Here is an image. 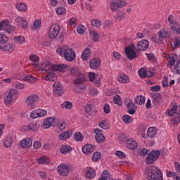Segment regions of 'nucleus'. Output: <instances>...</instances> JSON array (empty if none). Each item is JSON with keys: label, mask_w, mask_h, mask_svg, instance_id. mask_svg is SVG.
Wrapping results in <instances>:
<instances>
[{"label": "nucleus", "mask_w": 180, "mask_h": 180, "mask_svg": "<svg viewBox=\"0 0 180 180\" xmlns=\"http://www.w3.org/2000/svg\"><path fill=\"white\" fill-rule=\"evenodd\" d=\"M72 133H74V131L69 130L63 132L61 134L59 135L60 140H68L71 136H72Z\"/></svg>", "instance_id": "24"}, {"label": "nucleus", "mask_w": 180, "mask_h": 180, "mask_svg": "<svg viewBox=\"0 0 180 180\" xmlns=\"http://www.w3.org/2000/svg\"><path fill=\"white\" fill-rule=\"evenodd\" d=\"M122 122H124V123H131V122H133V117H131V116L129 115H125L122 116Z\"/></svg>", "instance_id": "40"}, {"label": "nucleus", "mask_w": 180, "mask_h": 180, "mask_svg": "<svg viewBox=\"0 0 180 180\" xmlns=\"http://www.w3.org/2000/svg\"><path fill=\"white\" fill-rule=\"evenodd\" d=\"M148 180H162V172L156 166H149L145 169L144 172Z\"/></svg>", "instance_id": "1"}, {"label": "nucleus", "mask_w": 180, "mask_h": 180, "mask_svg": "<svg viewBox=\"0 0 180 180\" xmlns=\"http://www.w3.org/2000/svg\"><path fill=\"white\" fill-rule=\"evenodd\" d=\"M176 110H178V105H174L170 110H167L166 113L169 115L170 117H172V116H175L178 113Z\"/></svg>", "instance_id": "28"}, {"label": "nucleus", "mask_w": 180, "mask_h": 180, "mask_svg": "<svg viewBox=\"0 0 180 180\" xmlns=\"http://www.w3.org/2000/svg\"><path fill=\"white\" fill-rule=\"evenodd\" d=\"M60 151L61 154H68L72 151V148L68 145H62L60 147Z\"/></svg>", "instance_id": "25"}, {"label": "nucleus", "mask_w": 180, "mask_h": 180, "mask_svg": "<svg viewBox=\"0 0 180 180\" xmlns=\"http://www.w3.org/2000/svg\"><path fill=\"white\" fill-rule=\"evenodd\" d=\"M139 75L141 78H147V70L145 68H141L139 70Z\"/></svg>", "instance_id": "45"}, {"label": "nucleus", "mask_w": 180, "mask_h": 180, "mask_svg": "<svg viewBox=\"0 0 180 180\" xmlns=\"http://www.w3.org/2000/svg\"><path fill=\"white\" fill-rule=\"evenodd\" d=\"M45 79L46 81H57V75L54 72H49Z\"/></svg>", "instance_id": "29"}, {"label": "nucleus", "mask_w": 180, "mask_h": 180, "mask_svg": "<svg viewBox=\"0 0 180 180\" xmlns=\"http://www.w3.org/2000/svg\"><path fill=\"white\" fill-rule=\"evenodd\" d=\"M125 54L129 60H134L137 58L139 54L136 53L134 50H132L130 47H125Z\"/></svg>", "instance_id": "16"}, {"label": "nucleus", "mask_w": 180, "mask_h": 180, "mask_svg": "<svg viewBox=\"0 0 180 180\" xmlns=\"http://www.w3.org/2000/svg\"><path fill=\"white\" fill-rule=\"evenodd\" d=\"M75 57H77V54L75 53V51H74V49L70 48V49H67L65 51L64 58L66 60V61H69V62L74 61L75 59Z\"/></svg>", "instance_id": "9"}, {"label": "nucleus", "mask_w": 180, "mask_h": 180, "mask_svg": "<svg viewBox=\"0 0 180 180\" xmlns=\"http://www.w3.org/2000/svg\"><path fill=\"white\" fill-rule=\"evenodd\" d=\"M63 108H65V109H72V103L70 101H65L63 103L61 104Z\"/></svg>", "instance_id": "47"}, {"label": "nucleus", "mask_w": 180, "mask_h": 180, "mask_svg": "<svg viewBox=\"0 0 180 180\" xmlns=\"http://www.w3.org/2000/svg\"><path fill=\"white\" fill-rule=\"evenodd\" d=\"M115 155H117V157H119V158H121L122 160H124V158H126V155H124V153L120 150H117L115 152Z\"/></svg>", "instance_id": "60"}, {"label": "nucleus", "mask_w": 180, "mask_h": 180, "mask_svg": "<svg viewBox=\"0 0 180 180\" xmlns=\"http://www.w3.org/2000/svg\"><path fill=\"white\" fill-rule=\"evenodd\" d=\"M173 117L172 122L174 124H178L180 122V112H177L175 116H172Z\"/></svg>", "instance_id": "48"}, {"label": "nucleus", "mask_w": 180, "mask_h": 180, "mask_svg": "<svg viewBox=\"0 0 180 180\" xmlns=\"http://www.w3.org/2000/svg\"><path fill=\"white\" fill-rule=\"evenodd\" d=\"M118 81L121 82V84H129L130 82V79H129V76L124 73H120L118 76Z\"/></svg>", "instance_id": "22"}, {"label": "nucleus", "mask_w": 180, "mask_h": 180, "mask_svg": "<svg viewBox=\"0 0 180 180\" xmlns=\"http://www.w3.org/2000/svg\"><path fill=\"white\" fill-rule=\"evenodd\" d=\"M0 30H6L7 33L11 34V33H13L16 30V27L9 25V20H3L0 22Z\"/></svg>", "instance_id": "5"}, {"label": "nucleus", "mask_w": 180, "mask_h": 180, "mask_svg": "<svg viewBox=\"0 0 180 180\" xmlns=\"http://www.w3.org/2000/svg\"><path fill=\"white\" fill-rule=\"evenodd\" d=\"M127 109H128L127 112L129 115H134L137 110V106L134 105V103L130 102L127 105Z\"/></svg>", "instance_id": "23"}, {"label": "nucleus", "mask_w": 180, "mask_h": 180, "mask_svg": "<svg viewBox=\"0 0 180 180\" xmlns=\"http://www.w3.org/2000/svg\"><path fill=\"white\" fill-rule=\"evenodd\" d=\"M16 8L18 9V11H20V12H22L27 9V6L25 4H20L16 6Z\"/></svg>", "instance_id": "53"}, {"label": "nucleus", "mask_w": 180, "mask_h": 180, "mask_svg": "<svg viewBox=\"0 0 180 180\" xmlns=\"http://www.w3.org/2000/svg\"><path fill=\"white\" fill-rule=\"evenodd\" d=\"M126 13L123 12L122 13V14H119L117 13V15H116V19L117 20H123V19H124V18H126Z\"/></svg>", "instance_id": "62"}, {"label": "nucleus", "mask_w": 180, "mask_h": 180, "mask_svg": "<svg viewBox=\"0 0 180 180\" xmlns=\"http://www.w3.org/2000/svg\"><path fill=\"white\" fill-rule=\"evenodd\" d=\"M95 139L98 143H103V141H105V136L103 134H98V135H96Z\"/></svg>", "instance_id": "43"}, {"label": "nucleus", "mask_w": 180, "mask_h": 180, "mask_svg": "<svg viewBox=\"0 0 180 180\" xmlns=\"http://www.w3.org/2000/svg\"><path fill=\"white\" fill-rule=\"evenodd\" d=\"M41 21L39 19L35 20L32 25V29L34 30H37L39 28L41 27Z\"/></svg>", "instance_id": "41"}, {"label": "nucleus", "mask_w": 180, "mask_h": 180, "mask_svg": "<svg viewBox=\"0 0 180 180\" xmlns=\"http://www.w3.org/2000/svg\"><path fill=\"white\" fill-rule=\"evenodd\" d=\"M4 146L6 147L7 148H9L10 147H11L12 146V137L7 136L6 139H4Z\"/></svg>", "instance_id": "35"}, {"label": "nucleus", "mask_w": 180, "mask_h": 180, "mask_svg": "<svg viewBox=\"0 0 180 180\" xmlns=\"http://www.w3.org/2000/svg\"><path fill=\"white\" fill-rule=\"evenodd\" d=\"M16 49V46L13 44H8V45H0V50L3 51H8V53H13Z\"/></svg>", "instance_id": "18"}, {"label": "nucleus", "mask_w": 180, "mask_h": 180, "mask_svg": "<svg viewBox=\"0 0 180 180\" xmlns=\"http://www.w3.org/2000/svg\"><path fill=\"white\" fill-rule=\"evenodd\" d=\"M91 25L94 26V27H99L102 25V22L98 19H93L91 20Z\"/></svg>", "instance_id": "50"}, {"label": "nucleus", "mask_w": 180, "mask_h": 180, "mask_svg": "<svg viewBox=\"0 0 180 180\" xmlns=\"http://www.w3.org/2000/svg\"><path fill=\"white\" fill-rule=\"evenodd\" d=\"M90 37H91V40H92V41H99V34H98V32L96 31H90Z\"/></svg>", "instance_id": "34"}, {"label": "nucleus", "mask_w": 180, "mask_h": 180, "mask_svg": "<svg viewBox=\"0 0 180 180\" xmlns=\"http://www.w3.org/2000/svg\"><path fill=\"white\" fill-rule=\"evenodd\" d=\"M149 46L150 42H148L147 39H142L137 44L138 50L141 51H146Z\"/></svg>", "instance_id": "17"}, {"label": "nucleus", "mask_w": 180, "mask_h": 180, "mask_svg": "<svg viewBox=\"0 0 180 180\" xmlns=\"http://www.w3.org/2000/svg\"><path fill=\"white\" fill-rule=\"evenodd\" d=\"M171 44L172 46V50H175L176 49H178V47H180V38H175V41L172 42Z\"/></svg>", "instance_id": "37"}, {"label": "nucleus", "mask_w": 180, "mask_h": 180, "mask_svg": "<svg viewBox=\"0 0 180 180\" xmlns=\"http://www.w3.org/2000/svg\"><path fill=\"white\" fill-rule=\"evenodd\" d=\"M23 81H27L28 82L32 84L33 82H36V81H37V78L33 77V76L32 75H27L24 77Z\"/></svg>", "instance_id": "38"}, {"label": "nucleus", "mask_w": 180, "mask_h": 180, "mask_svg": "<svg viewBox=\"0 0 180 180\" xmlns=\"http://www.w3.org/2000/svg\"><path fill=\"white\" fill-rule=\"evenodd\" d=\"M127 6V2L124 0H113L110 4V9L112 12H117L120 8Z\"/></svg>", "instance_id": "6"}, {"label": "nucleus", "mask_w": 180, "mask_h": 180, "mask_svg": "<svg viewBox=\"0 0 180 180\" xmlns=\"http://www.w3.org/2000/svg\"><path fill=\"white\" fill-rule=\"evenodd\" d=\"M113 101H114V103H115V105H121L122 104L120 96H119L117 94L114 96Z\"/></svg>", "instance_id": "58"}, {"label": "nucleus", "mask_w": 180, "mask_h": 180, "mask_svg": "<svg viewBox=\"0 0 180 180\" xmlns=\"http://www.w3.org/2000/svg\"><path fill=\"white\" fill-rule=\"evenodd\" d=\"M65 12H67V10L64 7H58L56 9V13L58 15H64V13H65Z\"/></svg>", "instance_id": "57"}, {"label": "nucleus", "mask_w": 180, "mask_h": 180, "mask_svg": "<svg viewBox=\"0 0 180 180\" xmlns=\"http://www.w3.org/2000/svg\"><path fill=\"white\" fill-rule=\"evenodd\" d=\"M75 84L77 85V86L75 87V89L77 91V92H79V91H85V89H86V86H85V84H82V82Z\"/></svg>", "instance_id": "46"}, {"label": "nucleus", "mask_w": 180, "mask_h": 180, "mask_svg": "<svg viewBox=\"0 0 180 180\" xmlns=\"http://www.w3.org/2000/svg\"><path fill=\"white\" fill-rule=\"evenodd\" d=\"M15 22L20 29L26 30L27 29V20L23 17H17L15 19Z\"/></svg>", "instance_id": "10"}, {"label": "nucleus", "mask_w": 180, "mask_h": 180, "mask_svg": "<svg viewBox=\"0 0 180 180\" xmlns=\"http://www.w3.org/2000/svg\"><path fill=\"white\" fill-rule=\"evenodd\" d=\"M104 113H110V106L109 104L105 103L104 104V108H103Z\"/></svg>", "instance_id": "63"}, {"label": "nucleus", "mask_w": 180, "mask_h": 180, "mask_svg": "<svg viewBox=\"0 0 180 180\" xmlns=\"http://www.w3.org/2000/svg\"><path fill=\"white\" fill-rule=\"evenodd\" d=\"M8 43V37L4 34H0V44H5Z\"/></svg>", "instance_id": "54"}, {"label": "nucleus", "mask_w": 180, "mask_h": 180, "mask_svg": "<svg viewBox=\"0 0 180 180\" xmlns=\"http://www.w3.org/2000/svg\"><path fill=\"white\" fill-rule=\"evenodd\" d=\"M90 67L91 68H98L99 65H101V60L98 59L94 58V59H91L89 61Z\"/></svg>", "instance_id": "26"}, {"label": "nucleus", "mask_w": 180, "mask_h": 180, "mask_svg": "<svg viewBox=\"0 0 180 180\" xmlns=\"http://www.w3.org/2000/svg\"><path fill=\"white\" fill-rule=\"evenodd\" d=\"M160 154L161 151H160V150H153L150 152L146 158V162L147 165H153V164L160 158Z\"/></svg>", "instance_id": "3"}, {"label": "nucleus", "mask_w": 180, "mask_h": 180, "mask_svg": "<svg viewBox=\"0 0 180 180\" xmlns=\"http://www.w3.org/2000/svg\"><path fill=\"white\" fill-rule=\"evenodd\" d=\"M14 41L18 43V44H23L26 40L25 39V37L19 36L18 37L14 38Z\"/></svg>", "instance_id": "42"}, {"label": "nucleus", "mask_w": 180, "mask_h": 180, "mask_svg": "<svg viewBox=\"0 0 180 180\" xmlns=\"http://www.w3.org/2000/svg\"><path fill=\"white\" fill-rule=\"evenodd\" d=\"M75 141H82L84 140V135L80 131H77L74 134Z\"/></svg>", "instance_id": "36"}, {"label": "nucleus", "mask_w": 180, "mask_h": 180, "mask_svg": "<svg viewBox=\"0 0 180 180\" xmlns=\"http://www.w3.org/2000/svg\"><path fill=\"white\" fill-rule=\"evenodd\" d=\"M56 122H57L56 117H49L44 120L41 123V126L44 129H49V127H51V126H56Z\"/></svg>", "instance_id": "11"}, {"label": "nucleus", "mask_w": 180, "mask_h": 180, "mask_svg": "<svg viewBox=\"0 0 180 180\" xmlns=\"http://www.w3.org/2000/svg\"><path fill=\"white\" fill-rule=\"evenodd\" d=\"M13 101V97H12L9 94L4 98V103H6V105H11V103H12Z\"/></svg>", "instance_id": "52"}, {"label": "nucleus", "mask_w": 180, "mask_h": 180, "mask_svg": "<svg viewBox=\"0 0 180 180\" xmlns=\"http://www.w3.org/2000/svg\"><path fill=\"white\" fill-rule=\"evenodd\" d=\"M167 20L170 23V27L172 30H175V29L176 28H175V26H174V15H169Z\"/></svg>", "instance_id": "49"}, {"label": "nucleus", "mask_w": 180, "mask_h": 180, "mask_svg": "<svg viewBox=\"0 0 180 180\" xmlns=\"http://www.w3.org/2000/svg\"><path fill=\"white\" fill-rule=\"evenodd\" d=\"M68 66L65 64H59V65H51L49 70L51 71H59V72H64Z\"/></svg>", "instance_id": "13"}, {"label": "nucleus", "mask_w": 180, "mask_h": 180, "mask_svg": "<svg viewBox=\"0 0 180 180\" xmlns=\"http://www.w3.org/2000/svg\"><path fill=\"white\" fill-rule=\"evenodd\" d=\"M118 140L119 141H123L124 143H127L129 140V138L127 137V136H126V134H122L118 136Z\"/></svg>", "instance_id": "51"}, {"label": "nucleus", "mask_w": 180, "mask_h": 180, "mask_svg": "<svg viewBox=\"0 0 180 180\" xmlns=\"http://www.w3.org/2000/svg\"><path fill=\"white\" fill-rule=\"evenodd\" d=\"M38 164L43 165L44 164H49L50 162V158L46 156H42L40 158L37 159Z\"/></svg>", "instance_id": "33"}, {"label": "nucleus", "mask_w": 180, "mask_h": 180, "mask_svg": "<svg viewBox=\"0 0 180 180\" xmlns=\"http://www.w3.org/2000/svg\"><path fill=\"white\" fill-rule=\"evenodd\" d=\"M60 25L53 24L49 28V39H56L57 36L60 34Z\"/></svg>", "instance_id": "7"}, {"label": "nucleus", "mask_w": 180, "mask_h": 180, "mask_svg": "<svg viewBox=\"0 0 180 180\" xmlns=\"http://www.w3.org/2000/svg\"><path fill=\"white\" fill-rule=\"evenodd\" d=\"M84 110L88 115H92V105L87 104L84 107Z\"/></svg>", "instance_id": "56"}, {"label": "nucleus", "mask_w": 180, "mask_h": 180, "mask_svg": "<svg viewBox=\"0 0 180 180\" xmlns=\"http://www.w3.org/2000/svg\"><path fill=\"white\" fill-rule=\"evenodd\" d=\"M53 92L54 96H63L65 91L64 90V86L60 82H56L53 84Z\"/></svg>", "instance_id": "4"}, {"label": "nucleus", "mask_w": 180, "mask_h": 180, "mask_svg": "<svg viewBox=\"0 0 180 180\" xmlns=\"http://www.w3.org/2000/svg\"><path fill=\"white\" fill-rule=\"evenodd\" d=\"M32 139L30 138L25 139L20 143V146L22 147V148H30V147H32Z\"/></svg>", "instance_id": "19"}, {"label": "nucleus", "mask_w": 180, "mask_h": 180, "mask_svg": "<svg viewBox=\"0 0 180 180\" xmlns=\"http://www.w3.org/2000/svg\"><path fill=\"white\" fill-rule=\"evenodd\" d=\"M174 70H176V74L180 75V60L177 61V63H176Z\"/></svg>", "instance_id": "64"}, {"label": "nucleus", "mask_w": 180, "mask_h": 180, "mask_svg": "<svg viewBox=\"0 0 180 180\" xmlns=\"http://www.w3.org/2000/svg\"><path fill=\"white\" fill-rule=\"evenodd\" d=\"M92 54V52L91 51V49L86 48L82 54V58L83 61H88L91 58V56Z\"/></svg>", "instance_id": "20"}, {"label": "nucleus", "mask_w": 180, "mask_h": 180, "mask_svg": "<svg viewBox=\"0 0 180 180\" xmlns=\"http://www.w3.org/2000/svg\"><path fill=\"white\" fill-rule=\"evenodd\" d=\"M150 97L152 98V103L155 106H161L162 105V96L160 93H151Z\"/></svg>", "instance_id": "8"}, {"label": "nucleus", "mask_w": 180, "mask_h": 180, "mask_svg": "<svg viewBox=\"0 0 180 180\" xmlns=\"http://www.w3.org/2000/svg\"><path fill=\"white\" fill-rule=\"evenodd\" d=\"M95 148H96V146H94L92 144H86L82 147V150L84 154H86V155H89L95 151Z\"/></svg>", "instance_id": "15"}, {"label": "nucleus", "mask_w": 180, "mask_h": 180, "mask_svg": "<svg viewBox=\"0 0 180 180\" xmlns=\"http://www.w3.org/2000/svg\"><path fill=\"white\" fill-rule=\"evenodd\" d=\"M39 129V126L36 122H31L28 126H25L24 130H32L36 131Z\"/></svg>", "instance_id": "31"}, {"label": "nucleus", "mask_w": 180, "mask_h": 180, "mask_svg": "<svg viewBox=\"0 0 180 180\" xmlns=\"http://www.w3.org/2000/svg\"><path fill=\"white\" fill-rule=\"evenodd\" d=\"M91 160L94 162H98L101 160V153L99 152H95L91 156Z\"/></svg>", "instance_id": "39"}, {"label": "nucleus", "mask_w": 180, "mask_h": 180, "mask_svg": "<svg viewBox=\"0 0 180 180\" xmlns=\"http://www.w3.org/2000/svg\"><path fill=\"white\" fill-rule=\"evenodd\" d=\"M58 174L61 176H67L70 170L65 164H62L57 168Z\"/></svg>", "instance_id": "14"}, {"label": "nucleus", "mask_w": 180, "mask_h": 180, "mask_svg": "<svg viewBox=\"0 0 180 180\" xmlns=\"http://www.w3.org/2000/svg\"><path fill=\"white\" fill-rule=\"evenodd\" d=\"M38 117H43L47 115V111L45 110L38 109L37 110Z\"/></svg>", "instance_id": "55"}, {"label": "nucleus", "mask_w": 180, "mask_h": 180, "mask_svg": "<svg viewBox=\"0 0 180 180\" xmlns=\"http://www.w3.org/2000/svg\"><path fill=\"white\" fill-rule=\"evenodd\" d=\"M18 94H19V92H18V91H16L15 89H11L8 93V95H10V96H12V98H13V96L16 98Z\"/></svg>", "instance_id": "59"}, {"label": "nucleus", "mask_w": 180, "mask_h": 180, "mask_svg": "<svg viewBox=\"0 0 180 180\" xmlns=\"http://www.w3.org/2000/svg\"><path fill=\"white\" fill-rule=\"evenodd\" d=\"M162 84L163 88H168V77L167 76H164Z\"/></svg>", "instance_id": "61"}, {"label": "nucleus", "mask_w": 180, "mask_h": 180, "mask_svg": "<svg viewBox=\"0 0 180 180\" xmlns=\"http://www.w3.org/2000/svg\"><path fill=\"white\" fill-rule=\"evenodd\" d=\"M157 133H158V131H157V129H155V128L154 127H150L148 129V137H150V139H153V137H155V136H157Z\"/></svg>", "instance_id": "30"}, {"label": "nucleus", "mask_w": 180, "mask_h": 180, "mask_svg": "<svg viewBox=\"0 0 180 180\" xmlns=\"http://www.w3.org/2000/svg\"><path fill=\"white\" fill-rule=\"evenodd\" d=\"M95 176H96V171L92 167H87L86 178H87V179H94Z\"/></svg>", "instance_id": "21"}, {"label": "nucleus", "mask_w": 180, "mask_h": 180, "mask_svg": "<svg viewBox=\"0 0 180 180\" xmlns=\"http://www.w3.org/2000/svg\"><path fill=\"white\" fill-rule=\"evenodd\" d=\"M134 102L137 105H143L144 102H146V97L142 95L138 96L135 97Z\"/></svg>", "instance_id": "32"}, {"label": "nucleus", "mask_w": 180, "mask_h": 180, "mask_svg": "<svg viewBox=\"0 0 180 180\" xmlns=\"http://www.w3.org/2000/svg\"><path fill=\"white\" fill-rule=\"evenodd\" d=\"M39 96L32 94L27 98L25 102L26 104L28 105V106L34 108V106L36 105V102H39Z\"/></svg>", "instance_id": "12"}, {"label": "nucleus", "mask_w": 180, "mask_h": 180, "mask_svg": "<svg viewBox=\"0 0 180 180\" xmlns=\"http://www.w3.org/2000/svg\"><path fill=\"white\" fill-rule=\"evenodd\" d=\"M98 125L104 130H108V129H109V124H108V122L105 120H102L101 122H99Z\"/></svg>", "instance_id": "44"}, {"label": "nucleus", "mask_w": 180, "mask_h": 180, "mask_svg": "<svg viewBox=\"0 0 180 180\" xmlns=\"http://www.w3.org/2000/svg\"><path fill=\"white\" fill-rule=\"evenodd\" d=\"M70 75L76 77L77 79H75L74 84H81L85 81V75L81 72L79 68L73 67L70 70Z\"/></svg>", "instance_id": "2"}, {"label": "nucleus", "mask_w": 180, "mask_h": 180, "mask_svg": "<svg viewBox=\"0 0 180 180\" xmlns=\"http://www.w3.org/2000/svg\"><path fill=\"white\" fill-rule=\"evenodd\" d=\"M126 146L129 150H136L137 148V143L135 141H130V139H128V141L126 142Z\"/></svg>", "instance_id": "27"}]
</instances>
